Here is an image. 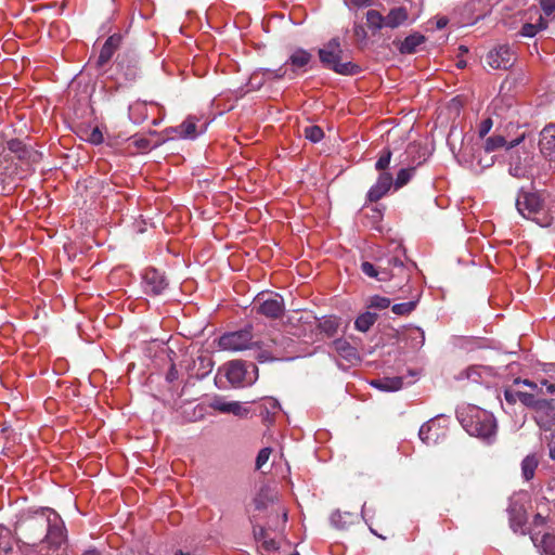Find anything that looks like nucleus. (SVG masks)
I'll use <instances>...</instances> for the list:
<instances>
[{"label": "nucleus", "instance_id": "49", "mask_svg": "<svg viewBox=\"0 0 555 555\" xmlns=\"http://www.w3.org/2000/svg\"><path fill=\"white\" fill-rule=\"evenodd\" d=\"M521 391H515V390H512V389H505L504 391V398L505 400L511 403V404H514L515 402L519 401L518 398H517V395H520Z\"/></svg>", "mask_w": 555, "mask_h": 555}, {"label": "nucleus", "instance_id": "33", "mask_svg": "<svg viewBox=\"0 0 555 555\" xmlns=\"http://www.w3.org/2000/svg\"><path fill=\"white\" fill-rule=\"evenodd\" d=\"M310 60L311 54L302 49L295 51L289 57L291 64L296 68H302L310 62Z\"/></svg>", "mask_w": 555, "mask_h": 555}, {"label": "nucleus", "instance_id": "10", "mask_svg": "<svg viewBox=\"0 0 555 555\" xmlns=\"http://www.w3.org/2000/svg\"><path fill=\"white\" fill-rule=\"evenodd\" d=\"M507 513H508V519H509V526H511V529L515 532V533H519V534H527V512L525 509V507L517 503V502H513L509 504L508 508H507Z\"/></svg>", "mask_w": 555, "mask_h": 555}, {"label": "nucleus", "instance_id": "57", "mask_svg": "<svg viewBox=\"0 0 555 555\" xmlns=\"http://www.w3.org/2000/svg\"><path fill=\"white\" fill-rule=\"evenodd\" d=\"M339 516H340V514H339L338 512L334 513V514L332 515V517H331V518H332V521H335L336 517H339Z\"/></svg>", "mask_w": 555, "mask_h": 555}, {"label": "nucleus", "instance_id": "5", "mask_svg": "<svg viewBox=\"0 0 555 555\" xmlns=\"http://www.w3.org/2000/svg\"><path fill=\"white\" fill-rule=\"evenodd\" d=\"M253 346V334L250 328L230 332L219 338V347L229 351H242Z\"/></svg>", "mask_w": 555, "mask_h": 555}, {"label": "nucleus", "instance_id": "58", "mask_svg": "<svg viewBox=\"0 0 555 555\" xmlns=\"http://www.w3.org/2000/svg\"><path fill=\"white\" fill-rule=\"evenodd\" d=\"M176 555H191L190 553H184L182 551H178L176 552Z\"/></svg>", "mask_w": 555, "mask_h": 555}, {"label": "nucleus", "instance_id": "7", "mask_svg": "<svg viewBox=\"0 0 555 555\" xmlns=\"http://www.w3.org/2000/svg\"><path fill=\"white\" fill-rule=\"evenodd\" d=\"M253 312L268 320L278 318V300L273 297V293H259L253 304Z\"/></svg>", "mask_w": 555, "mask_h": 555}, {"label": "nucleus", "instance_id": "59", "mask_svg": "<svg viewBox=\"0 0 555 555\" xmlns=\"http://www.w3.org/2000/svg\"><path fill=\"white\" fill-rule=\"evenodd\" d=\"M284 320V314L280 311V322Z\"/></svg>", "mask_w": 555, "mask_h": 555}, {"label": "nucleus", "instance_id": "29", "mask_svg": "<svg viewBox=\"0 0 555 555\" xmlns=\"http://www.w3.org/2000/svg\"><path fill=\"white\" fill-rule=\"evenodd\" d=\"M339 325H340L339 319L334 315L323 318L319 322L320 331L322 333L326 334V336H328V337L334 336L337 333Z\"/></svg>", "mask_w": 555, "mask_h": 555}, {"label": "nucleus", "instance_id": "51", "mask_svg": "<svg viewBox=\"0 0 555 555\" xmlns=\"http://www.w3.org/2000/svg\"><path fill=\"white\" fill-rule=\"evenodd\" d=\"M349 8H361L371 4L372 0H344Z\"/></svg>", "mask_w": 555, "mask_h": 555}, {"label": "nucleus", "instance_id": "48", "mask_svg": "<svg viewBox=\"0 0 555 555\" xmlns=\"http://www.w3.org/2000/svg\"><path fill=\"white\" fill-rule=\"evenodd\" d=\"M515 383H516V384H520V383H521V384H524V385H526V386L530 387L531 389H533V390H535V391H537V395H542V393H544V392H543L542 387H539V385H538L537 383L531 382V380H529V379H519V378H518V379H515Z\"/></svg>", "mask_w": 555, "mask_h": 555}, {"label": "nucleus", "instance_id": "23", "mask_svg": "<svg viewBox=\"0 0 555 555\" xmlns=\"http://www.w3.org/2000/svg\"><path fill=\"white\" fill-rule=\"evenodd\" d=\"M546 524H547V516H543L540 513H537L533 516L532 521L530 522L529 527H527V533L530 534V538H531L533 544H537V538L545 529Z\"/></svg>", "mask_w": 555, "mask_h": 555}, {"label": "nucleus", "instance_id": "55", "mask_svg": "<svg viewBox=\"0 0 555 555\" xmlns=\"http://www.w3.org/2000/svg\"><path fill=\"white\" fill-rule=\"evenodd\" d=\"M493 163H494V159H493V157H492V156H490V157H489V158H487L486 160H483V159H479V160H478V165H479L482 169H485V168H488V167L492 166V165H493Z\"/></svg>", "mask_w": 555, "mask_h": 555}, {"label": "nucleus", "instance_id": "31", "mask_svg": "<svg viewBox=\"0 0 555 555\" xmlns=\"http://www.w3.org/2000/svg\"><path fill=\"white\" fill-rule=\"evenodd\" d=\"M278 406V401L273 398H270L264 401L262 404L261 415L264 422L272 425L275 422V409Z\"/></svg>", "mask_w": 555, "mask_h": 555}, {"label": "nucleus", "instance_id": "39", "mask_svg": "<svg viewBox=\"0 0 555 555\" xmlns=\"http://www.w3.org/2000/svg\"><path fill=\"white\" fill-rule=\"evenodd\" d=\"M414 169H400L397 173L395 185L397 189L405 185L412 178Z\"/></svg>", "mask_w": 555, "mask_h": 555}, {"label": "nucleus", "instance_id": "17", "mask_svg": "<svg viewBox=\"0 0 555 555\" xmlns=\"http://www.w3.org/2000/svg\"><path fill=\"white\" fill-rule=\"evenodd\" d=\"M210 406L221 413H231L236 416H244L248 413L247 408H245L241 402L225 401L222 398H215Z\"/></svg>", "mask_w": 555, "mask_h": 555}, {"label": "nucleus", "instance_id": "22", "mask_svg": "<svg viewBox=\"0 0 555 555\" xmlns=\"http://www.w3.org/2000/svg\"><path fill=\"white\" fill-rule=\"evenodd\" d=\"M539 462V456L535 453L528 454L521 461V476L526 481L533 479Z\"/></svg>", "mask_w": 555, "mask_h": 555}, {"label": "nucleus", "instance_id": "53", "mask_svg": "<svg viewBox=\"0 0 555 555\" xmlns=\"http://www.w3.org/2000/svg\"><path fill=\"white\" fill-rule=\"evenodd\" d=\"M261 546L266 550V551H274L276 547H275V542L273 539H270V540H263L262 543H261Z\"/></svg>", "mask_w": 555, "mask_h": 555}, {"label": "nucleus", "instance_id": "56", "mask_svg": "<svg viewBox=\"0 0 555 555\" xmlns=\"http://www.w3.org/2000/svg\"><path fill=\"white\" fill-rule=\"evenodd\" d=\"M82 555H101V554L95 550H89V551H86Z\"/></svg>", "mask_w": 555, "mask_h": 555}, {"label": "nucleus", "instance_id": "46", "mask_svg": "<svg viewBox=\"0 0 555 555\" xmlns=\"http://www.w3.org/2000/svg\"><path fill=\"white\" fill-rule=\"evenodd\" d=\"M550 431V435L545 436V440L547 442L548 456L555 460V427Z\"/></svg>", "mask_w": 555, "mask_h": 555}, {"label": "nucleus", "instance_id": "20", "mask_svg": "<svg viewBox=\"0 0 555 555\" xmlns=\"http://www.w3.org/2000/svg\"><path fill=\"white\" fill-rule=\"evenodd\" d=\"M214 367V362L210 356L199 354L193 362L194 375L197 378L206 377Z\"/></svg>", "mask_w": 555, "mask_h": 555}, {"label": "nucleus", "instance_id": "43", "mask_svg": "<svg viewBox=\"0 0 555 555\" xmlns=\"http://www.w3.org/2000/svg\"><path fill=\"white\" fill-rule=\"evenodd\" d=\"M539 4L545 16H555V0H539Z\"/></svg>", "mask_w": 555, "mask_h": 555}, {"label": "nucleus", "instance_id": "14", "mask_svg": "<svg viewBox=\"0 0 555 555\" xmlns=\"http://www.w3.org/2000/svg\"><path fill=\"white\" fill-rule=\"evenodd\" d=\"M121 43V36L119 34H114L109 36L104 42L99 56L95 61V66L98 68H102L108 64L112 60L114 53L118 50Z\"/></svg>", "mask_w": 555, "mask_h": 555}, {"label": "nucleus", "instance_id": "19", "mask_svg": "<svg viewBox=\"0 0 555 555\" xmlns=\"http://www.w3.org/2000/svg\"><path fill=\"white\" fill-rule=\"evenodd\" d=\"M333 348L338 357L349 363H353L359 359L357 349L345 339H336L333 343Z\"/></svg>", "mask_w": 555, "mask_h": 555}, {"label": "nucleus", "instance_id": "18", "mask_svg": "<svg viewBox=\"0 0 555 555\" xmlns=\"http://www.w3.org/2000/svg\"><path fill=\"white\" fill-rule=\"evenodd\" d=\"M442 435L443 431L437 426L435 420L424 423L418 431L420 439L427 446L437 443Z\"/></svg>", "mask_w": 555, "mask_h": 555}, {"label": "nucleus", "instance_id": "21", "mask_svg": "<svg viewBox=\"0 0 555 555\" xmlns=\"http://www.w3.org/2000/svg\"><path fill=\"white\" fill-rule=\"evenodd\" d=\"M371 385L383 391H397L403 386L402 377H384L371 382Z\"/></svg>", "mask_w": 555, "mask_h": 555}, {"label": "nucleus", "instance_id": "45", "mask_svg": "<svg viewBox=\"0 0 555 555\" xmlns=\"http://www.w3.org/2000/svg\"><path fill=\"white\" fill-rule=\"evenodd\" d=\"M87 141L92 144H101L103 142V133L99 128H93L87 137Z\"/></svg>", "mask_w": 555, "mask_h": 555}, {"label": "nucleus", "instance_id": "24", "mask_svg": "<svg viewBox=\"0 0 555 555\" xmlns=\"http://www.w3.org/2000/svg\"><path fill=\"white\" fill-rule=\"evenodd\" d=\"M386 27L396 28L403 24L408 18V12L404 8H393L385 16Z\"/></svg>", "mask_w": 555, "mask_h": 555}, {"label": "nucleus", "instance_id": "35", "mask_svg": "<svg viewBox=\"0 0 555 555\" xmlns=\"http://www.w3.org/2000/svg\"><path fill=\"white\" fill-rule=\"evenodd\" d=\"M390 299L379 295L371 296L367 300V308L375 310H384L390 306Z\"/></svg>", "mask_w": 555, "mask_h": 555}, {"label": "nucleus", "instance_id": "50", "mask_svg": "<svg viewBox=\"0 0 555 555\" xmlns=\"http://www.w3.org/2000/svg\"><path fill=\"white\" fill-rule=\"evenodd\" d=\"M389 266H391L393 269L400 271V272H403L405 269H404V262L403 260L396 256V257H392L391 259H389L388 261Z\"/></svg>", "mask_w": 555, "mask_h": 555}, {"label": "nucleus", "instance_id": "36", "mask_svg": "<svg viewBox=\"0 0 555 555\" xmlns=\"http://www.w3.org/2000/svg\"><path fill=\"white\" fill-rule=\"evenodd\" d=\"M517 398L524 405L532 409L533 413L535 412L538 404L542 400V399L538 398L537 395H534V393H528V392H522V391L520 395H517Z\"/></svg>", "mask_w": 555, "mask_h": 555}, {"label": "nucleus", "instance_id": "3", "mask_svg": "<svg viewBox=\"0 0 555 555\" xmlns=\"http://www.w3.org/2000/svg\"><path fill=\"white\" fill-rule=\"evenodd\" d=\"M257 366L253 363L246 364L241 360H233L219 369V380L224 376L232 387H245L257 379Z\"/></svg>", "mask_w": 555, "mask_h": 555}, {"label": "nucleus", "instance_id": "60", "mask_svg": "<svg viewBox=\"0 0 555 555\" xmlns=\"http://www.w3.org/2000/svg\"><path fill=\"white\" fill-rule=\"evenodd\" d=\"M288 555H299L297 551H292Z\"/></svg>", "mask_w": 555, "mask_h": 555}, {"label": "nucleus", "instance_id": "12", "mask_svg": "<svg viewBox=\"0 0 555 555\" xmlns=\"http://www.w3.org/2000/svg\"><path fill=\"white\" fill-rule=\"evenodd\" d=\"M539 147L548 162L555 163V125H547L542 129Z\"/></svg>", "mask_w": 555, "mask_h": 555}, {"label": "nucleus", "instance_id": "34", "mask_svg": "<svg viewBox=\"0 0 555 555\" xmlns=\"http://www.w3.org/2000/svg\"><path fill=\"white\" fill-rule=\"evenodd\" d=\"M366 22L370 27L380 29L386 27V18L376 10H369L366 13Z\"/></svg>", "mask_w": 555, "mask_h": 555}, {"label": "nucleus", "instance_id": "40", "mask_svg": "<svg viewBox=\"0 0 555 555\" xmlns=\"http://www.w3.org/2000/svg\"><path fill=\"white\" fill-rule=\"evenodd\" d=\"M391 160V151L389 149H384L379 158L375 164V168L378 171H383L388 168Z\"/></svg>", "mask_w": 555, "mask_h": 555}, {"label": "nucleus", "instance_id": "61", "mask_svg": "<svg viewBox=\"0 0 555 555\" xmlns=\"http://www.w3.org/2000/svg\"><path fill=\"white\" fill-rule=\"evenodd\" d=\"M289 333L293 334V335H296V336L300 335V333H298V332H289Z\"/></svg>", "mask_w": 555, "mask_h": 555}, {"label": "nucleus", "instance_id": "47", "mask_svg": "<svg viewBox=\"0 0 555 555\" xmlns=\"http://www.w3.org/2000/svg\"><path fill=\"white\" fill-rule=\"evenodd\" d=\"M256 358L259 362H267V361H273L275 359L274 351L267 350V349H259V352L257 353Z\"/></svg>", "mask_w": 555, "mask_h": 555}, {"label": "nucleus", "instance_id": "37", "mask_svg": "<svg viewBox=\"0 0 555 555\" xmlns=\"http://www.w3.org/2000/svg\"><path fill=\"white\" fill-rule=\"evenodd\" d=\"M416 300L396 304L391 307V311L397 315H408L416 308Z\"/></svg>", "mask_w": 555, "mask_h": 555}, {"label": "nucleus", "instance_id": "62", "mask_svg": "<svg viewBox=\"0 0 555 555\" xmlns=\"http://www.w3.org/2000/svg\"><path fill=\"white\" fill-rule=\"evenodd\" d=\"M260 533H261V535H263V537H264V534H266V532H264L262 529H261Z\"/></svg>", "mask_w": 555, "mask_h": 555}, {"label": "nucleus", "instance_id": "9", "mask_svg": "<svg viewBox=\"0 0 555 555\" xmlns=\"http://www.w3.org/2000/svg\"><path fill=\"white\" fill-rule=\"evenodd\" d=\"M168 286L167 279L164 273L154 268H149L143 273V287L146 294L159 295Z\"/></svg>", "mask_w": 555, "mask_h": 555}, {"label": "nucleus", "instance_id": "8", "mask_svg": "<svg viewBox=\"0 0 555 555\" xmlns=\"http://www.w3.org/2000/svg\"><path fill=\"white\" fill-rule=\"evenodd\" d=\"M539 427L545 431L555 427V399H542L533 413Z\"/></svg>", "mask_w": 555, "mask_h": 555}, {"label": "nucleus", "instance_id": "11", "mask_svg": "<svg viewBox=\"0 0 555 555\" xmlns=\"http://www.w3.org/2000/svg\"><path fill=\"white\" fill-rule=\"evenodd\" d=\"M48 531L44 535L43 542L50 547H60L65 541V528L57 515L53 516V519L48 518Z\"/></svg>", "mask_w": 555, "mask_h": 555}, {"label": "nucleus", "instance_id": "2", "mask_svg": "<svg viewBox=\"0 0 555 555\" xmlns=\"http://www.w3.org/2000/svg\"><path fill=\"white\" fill-rule=\"evenodd\" d=\"M319 57L324 67L340 75H356L360 67L352 62H343V49L338 38L331 39L319 50Z\"/></svg>", "mask_w": 555, "mask_h": 555}, {"label": "nucleus", "instance_id": "4", "mask_svg": "<svg viewBox=\"0 0 555 555\" xmlns=\"http://www.w3.org/2000/svg\"><path fill=\"white\" fill-rule=\"evenodd\" d=\"M516 207L522 217L532 219L542 227H548L551 224V218L547 216H545L543 220L537 218L543 207V201L538 193L519 192L516 199Z\"/></svg>", "mask_w": 555, "mask_h": 555}, {"label": "nucleus", "instance_id": "25", "mask_svg": "<svg viewBox=\"0 0 555 555\" xmlns=\"http://www.w3.org/2000/svg\"><path fill=\"white\" fill-rule=\"evenodd\" d=\"M425 41V37L420 34L408 36L399 47V51L403 54H411L416 51V48Z\"/></svg>", "mask_w": 555, "mask_h": 555}, {"label": "nucleus", "instance_id": "41", "mask_svg": "<svg viewBox=\"0 0 555 555\" xmlns=\"http://www.w3.org/2000/svg\"><path fill=\"white\" fill-rule=\"evenodd\" d=\"M272 453L271 448H263L259 451L257 457H256V469L262 470L264 465L268 463L269 457Z\"/></svg>", "mask_w": 555, "mask_h": 555}, {"label": "nucleus", "instance_id": "28", "mask_svg": "<svg viewBox=\"0 0 555 555\" xmlns=\"http://www.w3.org/2000/svg\"><path fill=\"white\" fill-rule=\"evenodd\" d=\"M543 555H555V535L551 533H544L539 540L537 538V544H534Z\"/></svg>", "mask_w": 555, "mask_h": 555}, {"label": "nucleus", "instance_id": "52", "mask_svg": "<svg viewBox=\"0 0 555 555\" xmlns=\"http://www.w3.org/2000/svg\"><path fill=\"white\" fill-rule=\"evenodd\" d=\"M525 172H526V170L521 165H519V164H516L515 166L511 165L509 173L512 176L520 178V177L525 176Z\"/></svg>", "mask_w": 555, "mask_h": 555}, {"label": "nucleus", "instance_id": "16", "mask_svg": "<svg viewBox=\"0 0 555 555\" xmlns=\"http://www.w3.org/2000/svg\"><path fill=\"white\" fill-rule=\"evenodd\" d=\"M8 149L11 153L15 154L18 159L25 160L29 164L38 163L41 159V154L37 151L27 147L22 141L17 139L8 142Z\"/></svg>", "mask_w": 555, "mask_h": 555}, {"label": "nucleus", "instance_id": "32", "mask_svg": "<svg viewBox=\"0 0 555 555\" xmlns=\"http://www.w3.org/2000/svg\"><path fill=\"white\" fill-rule=\"evenodd\" d=\"M196 121L195 117H188L180 126L179 133L183 138H195L198 132L196 130Z\"/></svg>", "mask_w": 555, "mask_h": 555}, {"label": "nucleus", "instance_id": "54", "mask_svg": "<svg viewBox=\"0 0 555 555\" xmlns=\"http://www.w3.org/2000/svg\"><path fill=\"white\" fill-rule=\"evenodd\" d=\"M541 384V387L545 386L546 387V392L547 393H554L555 392V384L554 383H548L546 379H542L540 382Z\"/></svg>", "mask_w": 555, "mask_h": 555}, {"label": "nucleus", "instance_id": "26", "mask_svg": "<svg viewBox=\"0 0 555 555\" xmlns=\"http://www.w3.org/2000/svg\"><path fill=\"white\" fill-rule=\"evenodd\" d=\"M547 22L544 20L542 15L539 16L538 22L532 23H526L522 25L520 29V35L522 37H534L539 31H542L547 28Z\"/></svg>", "mask_w": 555, "mask_h": 555}, {"label": "nucleus", "instance_id": "42", "mask_svg": "<svg viewBox=\"0 0 555 555\" xmlns=\"http://www.w3.org/2000/svg\"><path fill=\"white\" fill-rule=\"evenodd\" d=\"M145 109V105L143 103H134L130 105L129 113L134 121H141L145 119V115L142 114V111Z\"/></svg>", "mask_w": 555, "mask_h": 555}, {"label": "nucleus", "instance_id": "27", "mask_svg": "<svg viewBox=\"0 0 555 555\" xmlns=\"http://www.w3.org/2000/svg\"><path fill=\"white\" fill-rule=\"evenodd\" d=\"M377 320V314L366 311L361 313L354 321V327L362 333L367 332Z\"/></svg>", "mask_w": 555, "mask_h": 555}, {"label": "nucleus", "instance_id": "38", "mask_svg": "<svg viewBox=\"0 0 555 555\" xmlns=\"http://www.w3.org/2000/svg\"><path fill=\"white\" fill-rule=\"evenodd\" d=\"M305 137L309 141L318 143L323 139L324 132L319 126H309L305 128Z\"/></svg>", "mask_w": 555, "mask_h": 555}, {"label": "nucleus", "instance_id": "44", "mask_svg": "<svg viewBox=\"0 0 555 555\" xmlns=\"http://www.w3.org/2000/svg\"><path fill=\"white\" fill-rule=\"evenodd\" d=\"M492 127H493V120L490 117L483 119L478 126L479 138H481V139L485 138L490 132Z\"/></svg>", "mask_w": 555, "mask_h": 555}, {"label": "nucleus", "instance_id": "30", "mask_svg": "<svg viewBox=\"0 0 555 555\" xmlns=\"http://www.w3.org/2000/svg\"><path fill=\"white\" fill-rule=\"evenodd\" d=\"M361 270L362 272L370 276V278H374V279H377L379 281H386L388 280L390 276H395L396 273L395 272H391L390 274L385 272V271H379L375 268V266L369 261H364L362 262L361 264Z\"/></svg>", "mask_w": 555, "mask_h": 555}, {"label": "nucleus", "instance_id": "1", "mask_svg": "<svg viewBox=\"0 0 555 555\" xmlns=\"http://www.w3.org/2000/svg\"><path fill=\"white\" fill-rule=\"evenodd\" d=\"M456 416L462 427L470 436L489 444L495 440L496 421L488 411L476 405H466L457 410Z\"/></svg>", "mask_w": 555, "mask_h": 555}, {"label": "nucleus", "instance_id": "15", "mask_svg": "<svg viewBox=\"0 0 555 555\" xmlns=\"http://www.w3.org/2000/svg\"><path fill=\"white\" fill-rule=\"evenodd\" d=\"M393 183V179L391 173L383 172L378 176L377 181L367 192V201L371 203H375L379 201L387 192L390 190Z\"/></svg>", "mask_w": 555, "mask_h": 555}, {"label": "nucleus", "instance_id": "13", "mask_svg": "<svg viewBox=\"0 0 555 555\" xmlns=\"http://www.w3.org/2000/svg\"><path fill=\"white\" fill-rule=\"evenodd\" d=\"M526 134L522 132L521 134L517 135L515 139H512L508 141L504 135L502 134H494L486 139L485 141V152L486 153H492L501 147H505L506 151H509L514 149L515 146L519 145L525 140Z\"/></svg>", "mask_w": 555, "mask_h": 555}, {"label": "nucleus", "instance_id": "6", "mask_svg": "<svg viewBox=\"0 0 555 555\" xmlns=\"http://www.w3.org/2000/svg\"><path fill=\"white\" fill-rule=\"evenodd\" d=\"M514 62L515 54L507 44H501L492 49L487 55V63L493 69L506 70L513 66Z\"/></svg>", "mask_w": 555, "mask_h": 555}]
</instances>
